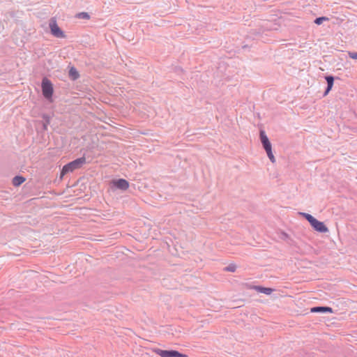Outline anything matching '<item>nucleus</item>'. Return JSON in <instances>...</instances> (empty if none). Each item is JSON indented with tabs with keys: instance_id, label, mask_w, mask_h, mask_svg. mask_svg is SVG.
Segmentation results:
<instances>
[{
	"instance_id": "16",
	"label": "nucleus",
	"mask_w": 357,
	"mask_h": 357,
	"mask_svg": "<svg viewBox=\"0 0 357 357\" xmlns=\"http://www.w3.org/2000/svg\"><path fill=\"white\" fill-rule=\"evenodd\" d=\"M77 17L79 19L89 20L90 18V15L86 12H82L77 14Z\"/></svg>"
},
{
	"instance_id": "6",
	"label": "nucleus",
	"mask_w": 357,
	"mask_h": 357,
	"mask_svg": "<svg viewBox=\"0 0 357 357\" xmlns=\"http://www.w3.org/2000/svg\"><path fill=\"white\" fill-rule=\"evenodd\" d=\"M259 137H260V140H261L262 146L265 151L268 150V149L272 148L271 143L270 142V141L264 130H260Z\"/></svg>"
},
{
	"instance_id": "20",
	"label": "nucleus",
	"mask_w": 357,
	"mask_h": 357,
	"mask_svg": "<svg viewBox=\"0 0 357 357\" xmlns=\"http://www.w3.org/2000/svg\"><path fill=\"white\" fill-rule=\"evenodd\" d=\"M48 63H49V66H47V65L46 64V70H47L49 67H50L51 68H54V66H53V65H52V61H51L50 60L48 61Z\"/></svg>"
},
{
	"instance_id": "13",
	"label": "nucleus",
	"mask_w": 357,
	"mask_h": 357,
	"mask_svg": "<svg viewBox=\"0 0 357 357\" xmlns=\"http://www.w3.org/2000/svg\"><path fill=\"white\" fill-rule=\"evenodd\" d=\"M300 214L310 222V225H312V222L316 219L312 215L307 213H300Z\"/></svg>"
},
{
	"instance_id": "3",
	"label": "nucleus",
	"mask_w": 357,
	"mask_h": 357,
	"mask_svg": "<svg viewBox=\"0 0 357 357\" xmlns=\"http://www.w3.org/2000/svg\"><path fill=\"white\" fill-rule=\"evenodd\" d=\"M154 351L156 354L161 357H188L186 354L178 352L176 350H163L155 349Z\"/></svg>"
},
{
	"instance_id": "12",
	"label": "nucleus",
	"mask_w": 357,
	"mask_h": 357,
	"mask_svg": "<svg viewBox=\"0 0 357 357\" xmlns=\"http://www.w3.org/2000/svg\"><path fill=\"white\" fill-rule=\"evenodd\" d=\"M24 181H25V178L24 177L17 176L13 178V184L15 186H19L20 185H21Z\"/></svg>"
},
{
	"instance_id": "9",
	"label": "nucleus",
	"mask_w": 357,
	"mask_h": 357,
	"mask_svg": "<svg viewBox=\"0 0 357 357\" xmlns=\"http://www.w3.org/2000/svg\"><path fill=\"white\" fill-rule=\"evenodd\" d=\"M325 79L327 83V86L324 93V96H327L332 89L334 84L335 77L333 75H328L325 76Z\"/></svg>"
},
{
	"instance_id": "14",
	"label": "nucleus",
	"mask_w": 357,
	"mask_h": 357,
	"mask_svg": "<svg viewBox=\"0 0 357 357\" xmlns=\"http://www.w3.org/2000/svg\"><path fill=\"white\" fill-rule=\"evenodd\" d=\"M328 18L327 17H324V16H322V17H317L314 22L317 24V25H320L321 24L324 22L325 21H328Z\"/></svg>"
},
{
	"instance_id": "5",
	"label": "nucleus",
	"mask_w": 357,
	"mask_h": 357,
	"mask_svg": "<svg viewBox=\"0 0 357 357\" xmlns=\"http://www.w3.org/2000/svg\"><path fill=\"white\" fill-rule=\"evenodd\" d=\"M54 87L52 82L46 78V103L53 102Z\"/></svg>"
},
{
	"instance_id": "17",
	"label": "nucleus",
	"mask_w": 357,
	"mask_h": 357,
	"mask_svg": "<svg viewBox=\"0 0 357 357\" xmlns=\"http://www.w3.org/2000/svg\"><path fill=\"white\" fill-rule=\"evenodd\" d=\"M236 266L234 264H230L225 268V270L229 272H234L236 271Z\"/></svg>"
},
{
	"instance_id": "8",
	"label": "nucleus",
	"mask_w": 357,
	"mask_h": 357,
	"mask_svg": "<svg viewBox=\"0 0 357 357\" xmlns=\"http://www.w3.org/2000/svg\"><path fill=\"white\" fill-rule=\"evenodd\" d=\"M310 312L312 313H333V310L332 307L328 306H315L310 309Z\"/></svg>"
},
{
	"instance_id": "22",
	"label": "nucleus",
	"mask_w": 357,
	"mask_h": 357,
	"mask_svg": "<svg viewBox=\"0 0 357 357\" xmlns=\"http://www.w3.org/2000/svg\"><path fill=\"white\" fill-rule=\"evenodd\" d=\"M46 195H47V192H46ZM45 198H49L47 195L45 196Z\"/></svg>"
},
{
	"instance_id": "10",
	"label": "nucleus",
	"mask_w": 357,
	"mask_h": 357,
	"mask_svg": "<svg viewBox=\"0 0 357 357\" xmlns=\"http://www.w3.org/2000/svg\"><path fill=\"white\" fill-rule=\"evenodd\" d=\"M68 77L73 81H75L79 77V73L76 68L74 66L70 68L68 71Z\"/></svg>"
},
{
	"instance_id": "4",
	"label": "nucleus",
	"mask_w": 357,
	"mask_h": 357,
	"mask_svg": "<svg viewBox=\"0 0 357 357\" xmlns=\"http://www.w3.org/2000/svg\"><path fill=\"white\" fill-rule=\"evenodd\" d=\"M112 189H117L121 191H126L130 186L129 182L124 178L113 179L110 182Z\"/></svg>"
},
{
	"instance_id": "7",
	"label": "nucleus",
	"mask_w": 357,
	"mask_h": 357,
	"mask_svg": "<svg viewBox=\"0 0 357 357\" xmlns=\"http://www.w3.org/2000/svg\"><path fill=\"white\" fill-rule=\"evenodd\" d=\"M312 227L316 230L317 231H319L320 233H326L328 231V227L325 225V224L323 222L319 221L318 220L315 219L311 225Z\"/></svg>"
},
{
	"instance_id": "19",
	"label": "nucleus",
	"mask_w": 357,
	"mask_h": 357,
	"mask_svg": "<svg viewBox=\"0 0 357 357\" xmlns=\"http://www.w3.org/2000/svg\"><path fill=\"white\" fill-rule=\"evenodd\" d=\"M41 89L43 93L45 94V78L41 82Z\"/></svg>"
},
{
	"instance_id": "18",
	"label": "nucleus",
	"mask_w": 357,
	"mask_h": 357,
	"mask_svg": "<svg viewBox=\"0 0 357 357\" xmlns=\"http://www.w3.org/2000/svg\"><path fill=\"white\" fill-rule=\"evenodd\" d=\"M349 58L353 59H357V52H349L348 53Z\"/></svg>"
},
{
	"instance_id": "11",
	"label": "nucleus",
	"mask_w": 357,
	"mask_h": 357,
	"mask_svg": "<svg viewBox=\"0 0 357 357\" xmlns=\"http://www.w3.org/2000/svg\"><path fill=\"white\" fill-rule=\"evenodd\" d=\"M254 289L257 291L266 294V295H270L273 291V289L272 288L265 287H262V286H255Z\"/></svg>"
},
{
	"instance_id": "21",
	"label": "nucleus",
	"mask_w": 357,
	"mask_h": 357,
	"mask_svg": "<svg viewBox=\"0 0 357 357\" xmlns=\"http://www.w3.org/2000/svg\"><path fill=\"white\" fill-rule=\"evenodd\" d=\"M45 122H46V126H47V124H49V123H50V118H49V116L47 115H46Z\"/></svg>"
},
{
	"instance_id": "1",
	"label": "nucleus",
	"mask_w": 357,
	"mask_h": 357,
	"mask_svg": "<svg viewBox=\"0 0 357 357\" xmlns=\"http://www.w3.org/2000/svg\"><path fill=\"white\" fill-rule=\"evenodd\" d=\"M86 162V158L82 156L65 165L60 171L59 181H61L63 176L69 172L82 168Z\"/></svg>"
},
{
	"instance_id": "2",
	"label": "nucleus",
	"mask_w": 357,
	"mask_h": 357,
	"mask_svg": "<svg viewBox=\"0 0 357 357\" xmlns=\"http://www.w3.org/2000/svg\"><path fill=\"white\" fill-rule=\"evenodd\" d=\"M49 28L51 34L57 38H65L66 37L65 33L58 26L56 20L54 17H52L49 22Z\"/></svg>"
},
{
	"instance_id": "15",
	"label": "nucleus",
	"mask_w": 357,
	"mask_h": 357,
	"mask_svg": "<svg viewBox=\"0 0 357 357\" xmlns=\"http://www.w3.org/2000/svg\"><path fill=\"white\" fill-rule=\"evenodd\" d=\"M266 152L267 156L268 157L270 160L272 162H275V157H274L273 151H272V148L271 149H268V150H266Z\"/></svg>"
}]
</instances>
